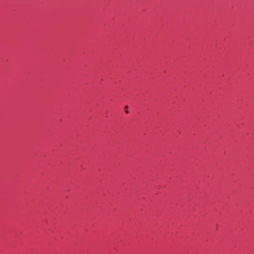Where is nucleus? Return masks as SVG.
<instances>
[{"mask_svg": "<svg viewBox=\"0 0 254 254\" xmlns=\"http://www.w3.org/2000/svg\"><path fill=\"white\" fill-rule=\"evenodd\" d=\"M127 108H128V106H126L125 107V109H126V113L127 114H128V113H129L128 111V110H127Z\"/></svg>", "mask_w": 254, "mask_h": 254, "instance_id": "obj_1", "label": "nucleus"}]
</instances>
